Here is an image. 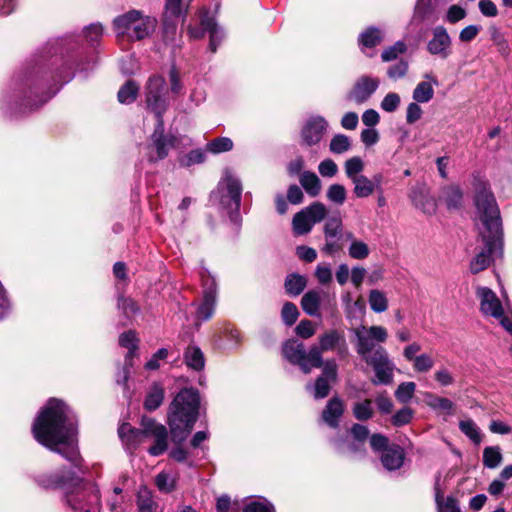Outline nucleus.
<instances>
[{
  "label": "nucleus",
  "mask_w": 512,
  "mask_h": 512,
  "mask_svg": "<svg viewBox=\"0 0 512 512\" xmlns=\"http://www.w3.org/2000/svg\"><path fill=\"white\" fill-rule=\"evenodd\" d=\"M384 38L383 31L377 27L371 26L360 33L358 37V44L362 51L365 48H374L379 45Z\"/></svg>",
  "instance_id": "7c9ffc66"
},
{
  "label": "nucleus",
  "mask_w": 512,
  "mask_h": 512,
  "mask_svg": "<svg viewBox=\"0 0 512 512\" xmlns=\"http://www.w3.org/2000/svg\"><path fill=\"white\" fill-rule=\"evenodd\" d=\"M368 301L371 310L375 313H383L388 309V299L386 294L381 290H370Z\"/></svg>",
  "instance_id": "a19ab883"
},
{
  "label": "nucleus",
  "mask_w": 512,
  "mask_h": 512,
  "mask_svg": "<svg viewBox=\"0 0 512 512\" xmlns=\"http://www.w3.org/2000/svg\"><path fill=\"white\" fill-rule=\"evenodd\" d=\"M144 107L147 115L154 117V131L148 143L141 146V166L147 175V186L149 197L159 193L154 185L153 175L158 171V160L160 159V76H150L144 87Z\"/></svg>",
  "instance_id": "39448f33"
},
{
  "label": "nucleus",
  "mask_w": 512,
  "mask_h": 512,
  "mask_svg": "<svg viewBox=\"0 0 512 512\" xmlns=\"http://www.w3.org/2000/svg\"><path fill=\"white\" fill-rule=\"evenodd\" d=\"M353 193L357 198H368L371 196L377 187V184L366 175H361L352 181Z\"/></svg>",
  "instance_id": "473e14b6"
},
{
  "label": "nucleus",
  "mask_w": 512,
  "mask_h": 512,
  "mask_svg": "<svg viewBox=\"0 0 512 512\" xmlns=\"http://www.w3.org/2000/svg\"><path fill=\"white\" fill-rule=\"evenodd\" d=\"M32 434L39 444L60 454L75 468H80L82 458L77 443L78 420L65 402L50 398L34 420Z\"/></svg>",
  "instance_id": "f03ea898"
},
{
  "label": "nucleus",
  "mask_w": 512,
  "mask_h": 512,
  "mask_svg": "<svg viewBox=\"0 0 512 512\" xmlns=\"http://www.w3.org/2000/svg\"><path fill=\"white\" fill-rule=\"evenodd\" d=\"M353 415L360 421H365L373 416L372 401L365 399L361 402H357L353 406Z\"/></svg>",
  "instance_id": "5fc2aeb1"
},
{
  "label": "nucleus",
  "mask_w": 512,
  "mask_h": 512,
  "mask_svg": "<svg viewBox=\"0 0 512 512\" xmlns=\"http://www.w3.org/2000/svg\"><path fill=\"white\" fill-rule=\"evenodd\" d=\"M242 190L240 178L230 168H225L216 189L210 194L211 204L225 212L235 224L241 221L239 210Z\"/></svg>",
  "instance_id": "0eeeda50"
},
{
  "label": "nucleus",
  "mask_w": 512,
  "mask_h": 512,
  "mask_svg": "<svg viewBox=\"0 0 512 512\" xmlns=\"http://www.w3.org/2000/svg\"><path fill=\"white\" fill-rule=\"evenodd\" d=\"M459 429L474 444L478 445L482 442L481 430L472 419L461 420L459 422Z\"/></svg>",
  "instance_id": "ea45409f"
},
{
  "label": "nucleus",
  "mask_w": 512,
  "mask_h": 512,
  "mask_svg": "<svg viewBox=\"0 0 512 512\" xmlns=\"http://www.w3.org/2000/svg\"><path fill=\"white\" fill-rule=\"evenodd\" d=\"M415 390L416 384L414 382H402L395 391V397L400 403L406 404L413 398Z\"/></svg>",
  "instance_id": "6e6d98bb"
},
{
  "label": "nucleus",
  "mask_w": 512,
  "mask_h": 512,
  "mask_svg": "<svg viewBox=\"0 0 512 512\" xmlns=\"http://www.w3.org/2000/svg\"><path fill=\"white\" fill-rule=\"evenodd\" d=\"M156 25V18L144 16L137 10L120 15L113 21L114 30L118 35H128L133 40L149 37L154 32Z\"/></svg>",
  "instance_id": "1a4fd4ad"
},
{
  "label": "nucleus",
  "mask_w": 512,
  "mask_h": 512,
  "mask_svg": "<svg viewBox=\"0 0 512 512\" xmlns=\"http://www.w3.org/2000/svg\"><path fill=\"white\" fill-rule=\"evenodd\" d=\"M118 342L121 347L127 348L128 352L125 355V365L122 371L118 373L116 382L119 385L126 386L130 374V369L133 366V357L136 355V351L138 349V339L136 337L135 331L129 330L123 332L120 334Z\"/></svg>",
  "instance_id": "a211bd4d"
},
{
  "label": "nucleus",
  "mask_w": 512,
  "mask_h": 512,
  "mask_svg": "<svg viewBox=\"0 0 512 512\" xmlns=\"http://www.w3.org/2000/svg\"><path fill=\"white\" fill-rule=\"evenodd\" d=\"M327 214L326 206L321 202H314L297 212L292 219L293 232L296 235L309 233L316 223L321 222Z\"/></svg>",
  "instance_id": "4468645a"
},
{
  "label": "nucleus",
  "mask_w": 512,
  "mask_h": 512,
  "mask_svg": "<svg viewBox=\"0 0 512 512\" xmlns=\"http://www.w3.org/2000/svg\"><path fill=\"white\" fill-rule=\"evenodd\" d=\"M439 198L449 210L458 209L462 204L463 193L459 186L450 185L442 188Z\"/></svg>",
  "instance_id": "2f4dec72"
},
{
  "label": "nucleus",
  "mask_w": 512,
  "mask_h": 512,
  "mask_svg": "<svg viewBox=\"0 0 512 512\" xmlns=\"http://www.w3.org/2000/svg\"><path fill=\"white\" fill-rule=\"evenodd\" d=\"M380 86V79L370 75H362L355 81L348 93V99L356 104L367 102Z\"/></svg>",
  "instance_id": "6ab92c4d"
},
{
  "label": "nucleus",
  "mask_w": 512,
  "mask_h": 512,
  "mask_svg": "<svg viewBox=\"0 0 512 512\" xmlns=\"http://www.w3.org/2000/svg\"><path fill=\"white\" fill-rule=\"evenodd\" d=\"M330 383L325 377H318L314 384H307L306 389L315 399H323L330 392Z\"/></svg>",
  "instance_id": "37998d69"
},
{
  "label": "nucleus",
  "mask_w": 512,
  "mask_h": 512,
  "mask_svg": "<svg viewBox=\"0 0 512 512\" xmlns=\"http://www.w3.org/2000/svg\"><path fill=\"white\" fill-rule=\"evenodd\" d=\"M168 82V93L172 94L173 97H177L183 93L184 85L181 79L180 72L176 69L175 66H172V68L169 71Z\"/></svg>",
  "instance_id": "864d4df0"
},
{
  "label": "nucleus",
  "mask_w": 512,
  "mask_h": 512,
  "mask_svg": "<svg viewBox=\"0 0 512 512\" xmlns=\"http://www.w3.org/2000/svg\"><path fill=\"white\" fill-rule=\"evenodd\" d=\"M299 182L309 196L316 197L320 194L322 188L321 181L314 172H302Z\"/></svg>",
  "instance_id": "72a5a7b5"
},
{
  "label": "nucleus",
  "mask_w": 512,
  "mask_h": 512,
  "mask_svg": "<svg viewBox=\"0 0 512 512\" xmlns=\"http://www.w3.org/2000/svg\"><path fill=\"white\" fill-rule=\"evenodd\" d=\"M476 296L480 301V311L484 315L496 319H499L504 315V310L499 298L490 288L478 287L476 290Z\"/></svg>",
  "instance_id": "412c9836"
},
{
  "label": "nucleus",
  "mask_w": 512,
  "mask_h": 512,
  "mask_svg": "<svg viewBox=\"0 0 512 512\" xmlns=\"http://www.w3.org/2000/svg\"><path fill=\"white\" fill-rule=\"evenodd\" d=\"M344 170L347 178L352 181L353 179L363 175L364 162L361 157L353 156L347 159L344 163Z\"/></svg>",
  "instance_id": "a18cd8bd"
},
{
  "label": "nucleus",
  "mask_w": 512,
  "mask_h": 512,
  "mask_svg": "<svg viewBox=\"0 0 512 512\" xmlns=\"http://www.w3.org/2000/svg\"><path fill=\"white\" fill-rule=\"evenodd\" d=\"M364 361L373 368L375 373L372 379L373 384L389 385L393 382L395 365L384 347L378 346L372 355Z\"/></svg>",
  "instance_id": "ddd939ff"
},
{
  "label": "nucleus",
  "mask_w": 512,
  "mask_h": 512,
  "mask_svg": "<svg viewBox=\"0 0 512 512\" xmlns=\"http://www.w3.org/2000/svg\"><path fill=\"white\" fill-rule=\"evenodd\" d=\"M474 189L476 215L481 223L479 235L484 243L483 250L470 262V271L476 274L485 270L493 256L502 252L503 228L500 210L488 182L475 178Z\"/></svg>",
  "instance_id": "7ed1b4c3"
},
{
  "label": "nucleus",
  "mask_w": 512,
  "mask_h": 512,
  "mask_svg": "<svg viewBox=\"0 0 512 512\" xmlns=\"http://www.w3.org/2000/svg\"><path fill=\"white\" fill-rule=\"evenodd\" d=\"M206 149H194L184 155L180 160V165L183 167H190L195 164H202L206 160Z\"/></svg>",
  "instance_id": "13d9d810"
},
{
  "label": "nucleus",
  "mask_w": 512,
  "mask_h": 512,
  "mask_svg": "<svg viewBox=\"0 0 512 512\" xmlns=\"http://www.w3.org/2000/svg\"><path fill=\"white\" fill-rule=\"evenodd\" d=\"M343 234V223L339 216H333L326 220L324 224V237L337 236Z\"/></svg>",
  "instance_id": "69168bd1"
},
{
  "label": "nucleus",
  "mask_w": 512,
  "mask_h": 512,
  "mask_svg": "<svg viewBox=\"0 0 512 512\" xmlns=\"http://www.w3.org/2000/svg\"><path fill=\"white\" fill-rule=\"evenodd\" d=\"M184 362L193 371L200 372L205 367V356L200 347L188 345L184 351Z\"/></svg>",
  "instance_id": "c85d7f7f"
},
{
  "label": "nucleus",
  "mask_w": 512,
  "mask_h": 512,
  "mask_svg": "<svg viewBox=\"0 0 512 512\" xmlns=\"http://www.w3.org/2000/svg\"><path fill=\"white\" fill-rule=\"evenodd\" d=\"M433 13V0H417L413 12V20L422 22L428 19Z\"/></svg>",
  "instance_id": "49530a36"
},
{
  "label": "nucleus",
  "mask_w": 512,
  "mask_h": 512,
  "mask_svg": "<svg viewBox=\"0 0 512 512\" xmlns=\"http://www.w3.org/2000/svg\"><path fill=\"white\" fill-rule=\"evenodd\" d=\"M356 338L355 350L364 360L369 358L375 349L377 343H384L388 338V331L383 326L373 325L370 327L360 325L352 330Z\"/></svg>",
  "instance_id": "9b49d317"
},
{
  "label": "nucleus",
  "mask_w": 512,
  "mask_h": 512,
  "mask_svg": "<svg viewBox=\"0 0 512 512\" xmlns=\"http://www.w3.org/2000/svg\"><path fill=\"white\" fill-rule=\"evenodd\" d=\"M183 442L184 441H174L170 436V432L168 433L165 426L162 425V453L168 450L169 458L180 463H186L189 467H193L194 463L188 459V452L182 446Z\"/></svg>",
  "instance_id": "5701e85b"
},
{
  "label": "nucleus",
  "mask_w": 512,
  "mask_h": 512,
  "mask_svg": "<svg viewBox=\"0 0 512 512\" xmlns=\"http://www.w3.org/2000/svg\"><path fill=\"white\" fill-rule=\"evenodd\" d=\"M503 455L499 446H487L483 450V466L488 469H496L502 462Z\"/></svg>",
  "instance_id": "e433bc0d"
},
{
  "label": "nucleus",
  "mask_w": 512,
  "mask_h": 512,
  "mask_svg": "<svg viewBox=\"0 0 512 512\" xmlns=\"http://www.w3.org/2000/svg\"><path fill=\"white\" fill-rule=\"evenodd\" d=\"M118 435L130 455H133L140 444L149 440H153V445L148 449L149 454L160 455V424L153 418L142 416L141 429L134 428L129 423H123L118 428Z\"/></svg>",
  "instance_id": "6e6552de"
},
{
  "label": "nucleus",
  "mask_w": 512,
  "mask_h": 512,
  "mask_svg": "<svg viewBox=\"0 0 512 512\" xmlns=\"http://www.w3.org/2000/svg\"><path fill=\"white\" fill-rule=\"evenodd\" d=\"M344 334L336 329H330L319 337V345L310 348L311 365L315 368L322 367V353L333 351L344 338Z\"/></svg>",
  "instance_id": "dca6fc26"
},
{
  "label": "nucleus",
  "mask_w": 512,
  "mask_h": 512,
  "mask_svg": "<svg viewBox=\"0 0 512 512\" xmlns=\"http://www.w3.org/2000/svg\"><path fill=\"white\" fill-rule=\"evenodd\" d=\"M322 292L317 289L307 291L301 299V307L303 311L312 317L320 316V302Z\"/></svg>",
  "instance_id": "c756f323"
},
{
  "label": "nucleus",
  "mask_w": 512,
  "mask_h": 512,
  "mask_svg": "<svg viewBox=\"0 0 512 512\" xmlns=\"http://www.w3.org/2000/svg\"><path fill=\"white\" fill-rule=\"evenodd\" d=\"M104 34L101 23L83 28L82 35L48 41L14 73L5 97L6 112L18 118L35 111L57 94L76 73L87 75L97 63L96 50Z\"/></svg>",
  "instance_id": "f257e3e1"
},
{
  "label": "nucleus",
  "mask_w": 512,
  "mask_h": 512,
  "mask_svg": "<svg viewBox=\"0 0 512 512\" xmlns=\"http://www.w3.org/2000/svg\"><path fill=\"white\" fill-rule=\"evenodd\" d=\"M452 39L447 29L438 25L432 30V38L427 43L428 52L440 59H447L451 55Z\"/></svg>",
  "instance_id": "aec40b11"
},
{
  "label": "nucleus",
  "mask_w": 512,
  "mask_h": 512,
  "mask_svg": "<svg viewBox=\"0 0 512 512\" xmlns=\"http://www.w3.org/2000/svg\"><path fill=\"white\" fill-rule=\"evenodd\" d=\"M306 285V277L297 273L289 274L285 280L286 292L291 296L300 295L305 289Z\"/></svg>",
  "instance_id": "58836bf2"
},
{
  "label": "nucleus",
  "mask_w": 512,
  "mask_h": 512,
  "mask_svg": "<svg viewBox=\"0 0 512 512\" xmlns=\"http://www.w3.org/2000/svg\"><path fill=\"white\" fill-rule=\"evenodd\" d=\"M425 81L419 82L413 90L412 98L417 103H428L434 97V86H438V80L432 73L424 74Z\"/></svg>",
  "instance_id": "393cba45"
},
{
  "label": "nucleus",
  "mask_w": 512,
  "mask_h": 512,
  "mask_svg": "<svg viewBox=\"0 0 512 512\" xmlns=\"http://www.w3.org/2000/svg\"><path fill=\"white\" fill-rule=\"evenodd\" d=\"M233 149V141L229 137H218L206 144V151L212 154H220Z\"/></svg>",
  "instance_id": "8fccbe9b"
},
{
  "label": "nucleus",
  "mask_w": 512,
  "mask_h": 512,
  "mask_svg": "<svg viewBox=\"0 0 512 512\" xmlns=\"http://www.w3.org/2000/svg\"><path fill=\"white\" fill-rule=\"evenodd\" d=\"M413 418V410L404 407L398 410L391 418V422L395 427H401L408 424Z\"/></svg>",
  "instance_id": "774afa93"
},
{
  "label": "nucleus",
  "mask_w": 512,
  "mask_h": 512,
  "mask_svg": "<svg viewBox=\"0 0 512 512\" xmlns=\"http://www.w3.org/2000/svg\"><path fill=\"white\" fill-rule=\"evenodd\" d=\"M407 51V45L404 41L399 40L395 42L393 45L386 47L381 53V60L383 62H391L396 59L400 55H403Z\"/></svg>",
  "instance_id": "09e8293b"
},
{
  "label": "nucleus",
  "mask_w": 512,
  "mask_h": 512,
  "mask_svg": "<svg viewBox=\"0 0 512 512\" xmlns=\"http://www.w3.org/2000/svg\"><path fill=\"white\" fill-rule=\"evenodd\" d=\"M344 413V403L339 397H332L322 411V420L331 428H337Z\"/></svg>",
  "instance_id": "bb28decb"
},
{
  "label": "nucleus",
  "mask_w": 512,
  "mask_h": 512,
  "mask_svg": "<svg viewBox=\"0 0 512 512\" xmlns=\"http://www.w3.org/2000/svg\"><path fill=\"white\" fill-rule=\"evenodd\" d=\"M282 354L291 364L298 365L304 374H309L312 368H315L311 365L310 350L307 353L304 344L297 340L286 341L282 347Z\"/></svg>",
  "instance_id": "2eb2a0df"
},
{
  "label": "nucleus",
  "mask_w": 512,
  "mask_h": 512,
  "mask_svg": "<svg viewBox=\"0 0 512 512\" xmlns=\"http://www.w3.org/2000/svg\"><path fill=\"white\" fill-rule=\"evenodd\" d=\"M408 68V61L401 59L388 67L387 76L394 81L401 79L407 74Z\"/></svg>",
  "instance_id": "0e129e2a"
},
{
  "label": "nucleus",
  "mask_w": 512,
  "mask_h": 512,
  "mask_svg": "<svg viewBox=\"0 0 512 512\" xmlns=\"http://www.w3.org/2000/svg\"><path fill=\"white\" fill-rule=\"evenodd\" d=\"M427 405L433 410L445 411L449 415L453 414L454 403L448 398L428 394Z\"/></svg>",
  "instance_id": "de8ad7c7"
},
{
  "label": "nucleus",
  "mask_w": 512,
  "mask_h": 512,
  "mask_svg": "<svg viewBox=\"0 0 512 512\" xmlns=\"http://www.w3.org/2000/svg\"><path fill=\"white\" fill-rule=\"evenodd\" d=\"M243 512H275V508L266 498L260 497L247 503Z\"/></svg>",
  "instance_id": "bf43d9fd"
},
{
  "label": "nucleus",
  "mask_w": 512,
  "mask_h": 512,
  "mask_svg": "<svg viewBox=\"0 0 512 512\" xmlns=\"http://www.w3.org/2000/svg\"><path fill=\"white\" fill-rule=\"evenodd\" d=\"M401 103V98L396 92L387 93L381 100L380 108L387 113L395 112Z\"/></svg>",
  "instance_id": "052dcab7"
},
{
  "label": "nucleus",
  "mask_w": 512,
  "mask_h": 512,
  "mask_svg": "<svg viewBox=\"0 0 512 512\" xmlns=\"http://www.w3.org/2000/svg\"><path fill=\"white\" fill-rule=\"evenodd\" d=\"M343 238V234L337 236H326L324 237L325 243L322 247V252L327 255H334L342 250L343 245L341 240Z\"/></svg>",
  "instance_id": "680f3d73"
},
{
  "label": "nucleus",
  "mask_w": 512,
  "mask_h": 512,
  "mask_svg": "<svg viewBox=\"0 0 512 512\" xmlns=\"http://www.w3.org/2000/svg\"><path fill=\"white\" fill-rule=\"evenodd\" d=\"M370 254L368 245L363 240H353L348 247V255L355 260H364Z\"/></svg>",
  "instance_id": "603ef678"
},
{
  "label": "nucleus",
  "mask_w": 512,
  "mask_h": 512,
  "mask_svg": "<svg viewBox=\"0 0 512 512\" xmlns=\"http://www.w3.org/2000/svg\"><path fill=\"white\" fill-rule=\"evenodd\" d=\"M199 276L202 284V297L195 312L197 326L213 317L217 304V283L215 277L204 267L200 269Z\"/></svg>",
  "instance_id": "9d476101"
},
{
  "label": "nucleus",
  "mask_w": 512,
  "mask_h": 512,
  "mask_svg": "<svg viewBox=\"0 0 512 512\" xmlns=\"http://www.w3.org/2000/svg\"><path fill=\"white\" fill-rule=\"evenodd\" d=\"M164 280L167 283L162 287V290H165V292L169 295V297L171 298L172 301L176 302L177 305H180V298H181L180 289H181V286L178 285L177 282L172 280V277H171L170 273H166V272L164 273L162 271V282Z\"/></svg>",
  "instance_id": "3c124183"
},
{
  "label": "nucleus",
  "mask_w": 512,
  "mask_h": 512,
  "mask_svg": "<svg viewBox=\"0 0 512 512\" xmlns=\"http://www.w3.org/2000/svg\"><path fill=\"white\" fill-rule=\"evenodd\" d=\"M331 444L334 450L340 455L356 456L363 455L365 452V443L355 441L353 438L349 436H346L345 438H333L331 439Z\"/></svg>",
  "instance_id": "a878e982"
},
{
  "label": "nucleus",
  "mask_w": 512,
  "mask_h": 512,
  "mask_svg": "<svg viewBox=\"0 0 512 512\" xmlns=\"http://www.w3.org/2000/svg\"><path fill=\"white\" fill-rule=\"evenodd\" d=\"M409 198L413 205L423 213L431 215L436 212V200L425 183H416L411 188Z\"/></svg>",
  "instance_id": "4be33fe9"
},
{
  "label": "nucleus",
  "mask_w": 512,
  "mask_h": 512,
  "mask_svg": "<svg viewBox=\"0 0 512 512\" xmlns=\"http://www.w3.org/2000/svg\"><path fill=\"white\" fill-rule=\"evenodd\" d=\"M117 307L126 317H130V315H134L139 311L136 302L124 296L118 297Z\"/></svg>",
  "instance_id": "338daca9"
},
{
  "label": "nucleus",
  "mask_w": 512,
  "mask_h": 512,
  "mask_svg": "<svg viewBox=\"0 0 512 512\" xmlns=\"http://www.w3.org/2000/svg\"><path fill=\"white\" fill-rule=\"evenodd\" d=\"M328 129V122L319 115L309 117L301 129V142L311 147L320 143Z\"/></svg>",
  "instance_id": "f3484780"
},
{
  "label": "nucleus",
  "mask_w": 512,
  "mask_h": 512,
  "mask_svg": "<svg viewBox=\"0 0 512 512\" xmlns=\"http://www.w3.org/2000/svg\"><path fill=\"white\" fill-rule=\"evenodd\" d=\"M36 483L46 489L62 488L64 501L73 512H99L100 495L98 487L89 481L75 476L70 470L42 474Z\"/></svg>",
  "instance_id": "20e7f679"
},
{
  "label": "nucleus",
  "mask_w": 512,
  "mask_h": 512,
  "mask_svg": "<svg viewBox=\"0 0 512 512\" xmlns=\"http://www.w3.org/2000/svg\"><path fill=\"white\" fill-rule=\"evenodd\" d=\"M352 148L351 138L344 134H335L329 144V150L333 154H344Z\"/></svg>",
  "instance_id": "79ce46f5"
},
{
  "label": "nucleus",
  "mask_w": 512,
  "mask_h": 512,
  "mask_svg": "<svg viewBox=\"0 0 512 512\" xmlns=\"http://www.w3.org/2000/svg\"><path fill=\"white\" fill-rule=\"evenodd\" d=\"M158 505L153 500L152 492L145 486L140 487L137 494L138 512H156Z\"/></svg>",
  "instance_id": "4c0bfd02"
},
{
  "label": "nucleus",
  "mask_w": 512,
  "mask_h": 512,
  "mask_svg": "<svg viewBox=\"0 0 512 512\" xmlns=\"http://www.w3.org/2000/svg\"><path fill=\"white\" fill-rule=\"evenodd\" d=\"M202 27L209 35V50L215 53L225 37L223 29L217 24L213 17L205 16L202 18Z\"/></svg>",
  "instance_id": "cd10ccee"
},
{
  "label": "nucleus",
  "mask_w": 512,
  "mask_h": 512,
  "mask_svg": "<svg viewBox=\"0 0 512 512\" xmlns=\"http://www.w3.org/2000/svg\"><path fill=\"white\" fill-rule=\"evenodd\" d=\"M200 409V394L195 388H183L174 397L168 412L170 436L185 441L196 423Z\"/></svg>",
  "instance_id": "423d86ee"
},
{
  "label": "nucleus",
  "mask_w": 512,
  "mask_h": 512,
  "mask_svg": "<svg viewBox=\"0 0 512 512\" xmlns=\"http://www.w3.org/2000/svg\"><path fill=\"white\" fill-rule=\"evenodd\" d=\"M189 0H165V21H162V41H174L178 35V26L185 20Z\"/></svg>",
  "instance_id": "f8f14e48"
},
{
  "label": "nucleus",
  "mask_w": 512,
  "mask_h": 512,
  "mask_svg": "<svg viewBox=\"0 0 512 512\" xmlns=\"http://www.w3.org/2000/svg\"><path fill=\"white\" fill-rule=\"evenodd\" d=\"M412 364H413V369L416 372L427 373L428 371H430L433 368L434 360L429 354L422 353L414 359Z\"/></svg>",
  "instance_id": "e2e57ef3"
},
{
  "label": "nucleus",
  "mask_w": 512,
  "mask_h": 512,
  "mask_svg": "<svg viewBox=\"0 0 512 512\" xmlns=\"http://www.w3.org/2000/svg\"><path fill=\"white\" fill-rule=\"evenodd\" d=\"M326 196L330 202L342 205L346 201L347 191L342 184L335 183L328 187Z\"/></svg>",
  "instance_id": "4d7b16f0"
},
{
  "label": "nucleus",
  "mask_w": 512,
  "mask_h": 512,
  "mask_svg": "<svg viewBox=\"0 0 512 512\" xmlns=\"http://www.w3.org/2000/svg\"><path fill=\"white\" fill-rule=\"evenodd\" d=\"M435 502L437 512H461L458 501L453 496L444 499L439 490L436 491Z\"/></svg>",
  "instance_id": "c03bdc74"
},
{
  "label": "nucleus",
  "mask_w": 512,
  "mask_h": 512,
  "mask_svg": "<svg viewBox=\"0 0 512 512\" xmlns=\"http://www.w3.org/2000/svg\"><path fill=\"white\" fill-rule=\"evenodd\" d=\"M139 90L140 87L138 83L129 79L120 87L117 93V99L121 104L129 105L136 100Z\"/></svg>",
  "instance_id": "f704fd0d"
},
{
  "label": "nucleus",
  "mask_w": 512,
  "mask_h": 512,
  "mask_svg": "<svg viewBox=\"0 0 512 512\" xmlns=\"http://www.w3.org/2000/svg\"><path fill=\"white\" fill-rule=\"evenodd\" d=\"M405 458L404 449L397 444H391L380 454V461L387 471L399 470L403 466Z\"/></svg>",
  "instance_id": "b1692460"
},
{
  "label": "nucleus",
  "mask_w": 512,
  "mask_h": 512,
  "mask_svg": "<svg viewBox=\"0 0 512 512\" xmlns=\"http://www.w3.org/2000/svg\"><path fill=\"white\" fill-rule=\"evenodd\" d=\"M190 145V139L187 136L166 134L162 135V158H164L170 149H182Z\"/></svg>",
  "instance_id": "c9c22d12"
}]
</instances>
